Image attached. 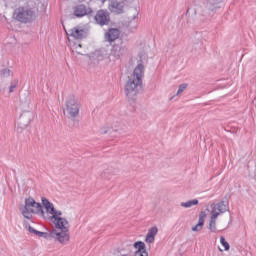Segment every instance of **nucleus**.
Here are the masks:
<instances>
[{
    "instance_id": "4468645a",
    "label": "nucleus",
    "mask_w": 256,
    "mask_h": 256,
    "mask_svg": "<svg viewBox=\"0 0 256 256\" xmlns=\"http://www.w3.org/2000/svg\"><path fill=\"white\" fill-rule=\"evenodd\" d=\"M205 217H207V213H205V211H201L199 214L198 223L197 225L192 227V231L194 232L202 231L203 226L205 225Z\"/></svg>"
},
{
    "instance_id": "1a4fd4ad",
    "label": "nucleus",
    "mask_w": 256,
    "mask_h": 256,
    "mask_svg": "<svg viewBox=\"0 0 256 256\" xmlns=\"http://www.w3.org/2000/svg\"><path fill=\"white\" fill-rule=\"evenodd\" d=\"M211 212L210 215H216V217H219V215H223V213H227L229 211V208H227V204H225V201H220L218 203L211 205Z\"/></svg>"
},
{
    "instance_id": "ddd939ff",
    "label": "nucleus",
    "mask_w": 256,
    "mask_h": 256,
    "mask_svg": "<svg viewBox=\"0 0 256 256\" xmlns=\"http://www.w3.org/2000/svg\"><path fill=\"white\" fill-rule=\"evenodd\" d=\"M126 51H127V48H125L119 44H115L112 47L111 56L115 57V59H121V57H123V55H125Z\"/></svg>"
},
{
    "instance_id": "5701e85b",
    "label": "nucleus",
    "mask_w": 256,
    "mask_h": 256,
    "mask_svg": "<svg viewBox=\"0 0 256 256\" xmlns=\"http://www.w3.org/2000/svg\"><path fill=\"white\" fill-rule=\"evenodd\" d=\"M185 89H187V84H181L178 88L176 95H181V93H183V91H185Z\"/></svg>"
},
{
    "instance_id": "f8f14e48",
    "label": "nucleus",
    "mask_w": 256,
    "mask_h": 256,
    "mask_svg": "<svg viewBox=\"0 0 256 256\" xmlns=\"http://www.w3.org/2000/svg\"><path fill=\"white\" fill-rule=\"evenodd\" d=\"M120 172H121V170L118 167L108 166L101 173V177L103 179H108L109 180V179H111V177H115V175H118Z\"/></svg>"
},
{
    "instance_id": "f3484780",
    "label": "nucleus",
    "mask_w": 256,
    "mask_h": 256,
    "mask_svg": "<svg viewBox=\"0 0 256 256\" xmlns=\"http://www.w3.org/2000/svg\"><path fill=\"white\" fill-rule=\"evenodd\" d=\"M12 72L11 69L9 68H4L2 70H0V80L2 81V83H6L5 79L11 77Z\"/></svg>"
},
{
    "instance_id": "20e7f679",
    "label": "nucleus",
    "mask_w": 256,
    "mask_h": 256,
    "mask_svg": "<svg viewBox=\"0 0 256 256\" xmlns=\"http://www.w3.org/2000/svg\"><path fill=\"white\" fill-rule=\"evenodd\" d=\"M35 9H37L36 0H27L25 6L14 11V17L20 23H32L35 20Z\"/></svg>"
},
{
    "instance_id": "dca6fc26",
    "label": "nucleus",
    "mask_w": 256,
    "mask_h": 256,
    "mask_svg": "<svg viewBox=\"0 0 256 256\" xmlns=\"http://www.w3.org/2000/svg\"><path fill=\"white\" fill-rule=\"evenodd\" d=\"M217 214H211L208 229L210 233H216L217 232Z\"/></svg>"
},
{
    "instance_id": "6e6552de",
    "label": "nucleus",
    "mask_w": 256,
    "mask_h": 256,
    "mask_svg": "<svg viewBox=\"0 0 256 256\" xmlns=\"http://www.w3.org/2000/svg\"><path fill=\"white\" fill-rule=\"evenodd\" d=\"M93 13V9L85 6L84 4L76 5L73 7V15L74 17L81 18L86 15H91Z\"/></svg>"
},
{
    "instance_id": "a878e982",
    "label": "nucleus",
    "mask_w": 256,
    "mask_h": 256,
    "mask_svg": "<svg viewBox=\"0 0 256 256\" xmlns=\"http://www.w3.org/2000/svg\"><path fill=\"white\" fill-rule=\"evenodd\" d=\"M0 87L5 91L7 89V83H4L3 80H0Z\"/></svg>"
},
{
    "instance_id": "9b49d317",
    "label": "nucleus",
    "mask_w": 256,
    "mask_h": 256,
    "mask_svg": "<svg viewBox=\"0 0 256 256\" xmlns=\"http://www.w3.org/2000/svg\"><path fill=\"white\" fill-rule=\"evenodd\" d=\"M125 5L123 2H119L117 0H111L108 9L111 13H115L116 15H121L123 13Z\"/></svg>"
},
{
    "instance_id": "39448f33",
    "label": "nucleus",
    "mask_w": 256,
    "mask_h": 256,
    "mask_svg": "<svg viewBox=\"0 0 256 256\" xmlns=\"http://www.w3.org/2000/svg\"><path fill=\"white\" fill-rule=\"evenodd\" d=\"M81 109V106L79 105V101H77V98L74 95H69L66 98L65 104H64V117L67 119H71V121H75L77 117H79V110Z\"/></svg>"
},
{
    "instance_id": "a211bd4d",
    "label": "nucleus",
    "mask_w": 256,
    "mask_h": 256,
    "mask_svg": "<svg viewBox=\"0 0 256 256\" xmlns=\"http://www.w3.org/2000/svg\"><path fill=\"white\" fill-rule=\"evenodd\" d=\"M207 8L209 11H216L219 9V0H207Z\"/></svg>"
},
{
    "instance_id": "0eeeda50",
    "label": "nucleus",
    "mask_w": 256,
    "mask_h": 256,
    "mask_svg": "<svg viewBox=\"0 0 256 256\" xmlns=\"http://www.w3.org/2000/svg\"><path fill=\"white\" fill-rule=\"evenodd\" d=\"M119 37H121V30L118 28H108L104 33L106 43H114Z\"/></svg>"
},
{
    "instance_id": "c756f323",
    "label": "nucleus",
    "mask_w": 256,
    "mask_h": 256,
    "mask_svg": "<svg viewBox=\"0 0 256 256\" xmlns=\"http://www.w3.org/2000/svg\"><path fill=\"white\" fill-rule=\"evenodd\" d=\"M28 123H31V118L28 119Z\"/></svg>"
},
{
    "instance_id": "aec40b11",
    "label": "nucleus",
    "mask_w": 256,
    "mask_h": 256,
    "mask_svg": "<svg viewBox=\"0 0 256 256\" xmlns=\"http://www.w3.org/2000/svg\"><path fill=\"white\" fill-rule=\"evenodd\" d=\"M133 247L135 249H138V251L136 252H143V251H147L146 247H145V242L143 241H137L134 243Z\"/></svg>"
},
{
    "instance_id": "393cba45",
    "label": "nucleus",
    "mask_w": 256,
    "mask_h": 256,
    "mask_svg": "<svg viewBox=\"0 0 256 256\" xmlns=\"http://www.w3.org/2000/svg\"><path fill=\"white\" fill-rule=\"evenodd\" d=\"M134 256H149V253L147 251L135 252Z\"/></svg>"
},
{
    "instance_id": "7ed1b4c3",
    "label": "nucleus",
    "mask_w": 256,
    "mask_h": 256,
    "mask_svg": "<svg viewBox=\"0 0 256 256\" xmlns=\"http://www.w3.org/2000/svg\"><path fill=\"white\" fill-rule=\"evenodd\" d=\"M67 225H69V221L65 219V221H62V226L57 227V225H55L56 229H60L61 232H57L55 229L50 232H41L31 227L27 220L23 221V227L26 231L37 235V237H43L44 239H56L59 243H67V241H69V227H67Z\"/></svg>"
},
{
    "instance_id": "6ab92c4d",
    "label": "nucleus",
    "mask_w": 256,
    "mask_h": 256,
    "mask_svg": "<svg viewBox=\"0 0 256 256\" xmlns=\"http://www.w3.org/2000/svg\"><path fill=\"white\" fill-rule=\"evenodd\" d=\"M181 207H184L185 209H189V207H193V205H199V200H189L187 202H181Z\"/></svg>"
},
{
    "instance_id": "cd10ccee",
    "label": "nucleus",
    "mask_w": 256,
    "mask_h": 256,
    "mask_svg": "<svg viewBox=\"0 0 256 256\" xmlns=\"http://www.w3.org/2000/svg\"><path fill=\"white\" fill-rule=\"evenodd\" d=\"M32 116H33V114L31 112H26V113L21 115L22 118L23 117H32Z\"/></svg>"
},
{
    "instance_id": "4be33fe9",
    "label": "nucleus",
    "mask_w": 256,
    "mask_h": 256,
    "mask_svg": "<svg viewBox=\"0 0 256 256\" xmlns=\"http://www.w3.org/2000/svg\"><path fill=\"white\" fill-rule=\"evenodd\" d=\"M220 243L225 248V251H229V249L231 248V246L229 245V242H227V240H225V237L223 236L220 237Z\"/></svg>"
},
{
    "instance_id": "f257e3e1",
    "label": "nucleus",
    "mask_w": 256,
    "mask_h": 256,
    "mask_svg": "<svg viewBox=\"0 0 256 256\" xmlns=\"http://www.w3.org/2000/svg\"><path fill=\"white\" fill-rule=\"evenodd\" d=\"M41 203L35 201L33 197H28L25 199V205L19 206V211L21 215H23L24 219H33L34 215H40V217H43L45 221H51L53 222L56 227H63V222L67 223L65 221V218L61 217L63 215V212L61 210L55 209V205L49 201V199L42 197ZM43 207L46 210H43Z\"/></svg>"
},
{
    "instance_id": "f03ea898",
    "label": "nucleus",
    "mask_w": 256,
    "mask_h": 256,
    "mask_svg": "<svg viewBox=\"0 0 256 256\" xmlns=\"http://www.w3.org/2000/svg\"><path fill=\"white\" fill-rule=\"evenodd\" d=\"M143 75H145V66H143L140 60L133 73L128 76L124 86V93L128 101H137V96L141 89H143Z\"/></svg>"
},
{
    "instance_id": "412c9836",
    "label": "nucleus",
    "mask_w": 256,
    "mask_h": 256,
    "mask_svg": "<svg viewBox=\"0 0 256 256\" xmlns=\"http://www.w3.org/2000/svg\"><path fill=\"white\" fill-rule=\"evenodd\" d=\"M18 85H19V79L14 78L13 80H11L10 86H9V93H14Z\"/></svg>"
},
{
    "instance_id": "7c9ffc66",
    "label": "nucleus",
    "mask_w": 256,
    "mask_h": 256,
    "mask_svg": "<svg viewBox=\"0 0 256 256\" xmlns=\"http://www.w3.org/2000/svg\"><path fill=\"white\" fill-rule=\"evenodd\" d=\"M122 256H127V255H122Z\"/></svg>"
},
{
    "instance_id": "9d476101",
    "label": "nucleus",
    "mask_w": 256,
    "mask_h": 256,
    "mask_svg": "<svg viewBox=\"0 0 256 256\" xmlns=\"http://www.w3.org/2000/svg\"><path fill=\"white\" fill-rule=\"evenodd\" d=\"M67 35L73 37V39L81 40L87 37V32L79 27H74L68 31Z\"/></svg>"
},
{
    "instance_id": "c85d7f7f",
    "label": "nucleus",
    "mask_w": 256,
    "mask_h": 256,
    "mask_svg": "<svg viewBox=\"0 0 256 256\" xmlns=\"http://www.w3.org/2000/svg\"><path fill=\"white\" fill-rule=\"evenodd\" d=\"M186 15H189V9H187V11H186Z\"/></svg>"
},
{
    "instance_id": "423d86ee",
    "label": "nucleus",
    "mask_w": 256,
    "mask_h": 256,
    "mask_svg": "<svg viewBox=\"0 0 256 256\" xmlns=\"http://www.w3.org/2000/svg\"><path fill=\"white\" fill-rule=\"evenodd\" d=\"M94 19L97 25L103 27L111 23V14L107 10H98Z\"/></svg>"
},
{
    "instance_id": "2eb2a0df",
    "label": "nucleus",
    "mask_w": 256,
    "mask_h": 256,
    "mask_svg": "<svg viewBox=\"0 0 256 256\" xmlns=\"http://www.w3.org/2000/svg\"><path fill=\"white\" fill-rule=\"evenodd\" d=\"M159 233L157 226L151 227L145 237L146 243H155V236Z\"/></svg>"
},
{
    "instance_id": "bb28decb",
    "label": "nucleus",
    "mask_w": 256,
    "mask_h": 256,
    "mask_svg": "<svg viewBox=\"0 0 256 256\" xmlns=\"http://www.w3.org/2000/svg\"><path fill=\"white\" fill-rule=\"evenodd\" d=\"M101 133L102 135H107V133H109V128H102Z\"/></svg>"
},
{
    "instance_id": "b1692460",
    "label": "nucleus",
    "mask_w": 256,
    "mask_h": 256,
    "mask_svg": "<svg viewBox=\"0 0 256 256\" xmlns=\"http://www.w3.org/2000/svg\"><path fill=\"white\" fill-rule=\"evenodd\" d=\"M81 47H82V45L78 44L77 46H75V48L72 52L77 53L78 55H83V52L79 51V49H81Z\"/></svg>"
}]
</instances>
